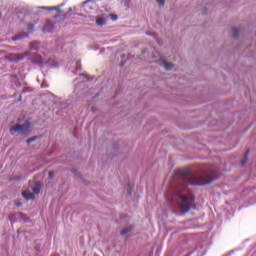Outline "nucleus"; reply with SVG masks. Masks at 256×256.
I'll return each instance as SVG.
<instances>
[{"mask_svg": "<svg viewBox=\"0 0 256 256\" xmlns=\"http://www.w3.org/2000/svg\"><path fill=\"white\" fill-rule=\"evenodd\" d=\"M172 201H175L178 205V209L181 213H187L193 207V201L195 196L187 189V187L178 188L172 197Z\"/></svg>", "mask_w": 256, "mask_h": 256, "instance_id": "1", "label": "nucleus"}, {"mask_svg": "<svg viewBox=\"0 0 256 256\" xmlns=\"http://www.w3.org/2000/svg\"><path fill=\"white\" fill-rule=\"evenodd\" d=\"M181 176L187 185H209V183L215 181V178H209L207 173L193 174L189 170H183Z\"/></svg>", "mask_w": 256, "mask_h": 256, "instance_id": "2", "label": "nucleus"}, {"mask_svg": "<svg viewBox=\"0 0 256 256\" xmlns=\"http://www.w3.org/2000/svg\"><path fill=\"white\" fill-rule=\"evenodd\" d=\"M41 191V184L39 183H30L27 190L22 192V197L26 199V201H31V199H35V195Z\"/></svg>", "mask_w": 256, "mask_h": 256, "instance_id": "3", "label": "nucleus"}, {"mask_svg": "<svg viewBox=\"0 0 256 256\" xmlns=\"http://www.w3.org/2000/svg\"><path fill=\"white\" fill-rule=\"evenodd\" d=\"M29 127H31L30 122H25L23 125L16 124L10 127V133L13 135L14 133H20L21 135H27L29 133Z\"/></svg>", "mask_w": 256, "mask_h": 256, "instance_id": "4", "label": "nucleus"}, {"mask_svg": "<svg viewBox=\"0 0 256 256\" xmlns=\"http://www.w3.org/2000/svg\"><path fill=\"white\" fill-rule=\"evenodd\" d=\"M25 57H28V59H33L34 63H43L44 61V57L41 55H35L34 57L31 56V54L29 52H25L24 54H20L18 55V61H23V59H25Z\"/></svg>", "mask_w": 256, "mask_h": 256, "instance_id": "5", "label": "nucleus"}, {"mask_svg": "<svg viewBox=\"0 0 256 256\" xmlns=\"http://www.w3.org/2000/svg\"><path fill=\"white\" fill-rule=\"evenodd\" d=\"M160 65L166 69V71H171L173 69V63L167 62L165 60L160 61Z\"/></svg>", "mask_w": 256, "mask_h": 256, "instance_id": "6", "label": "nucleus"}, {"mask_svg": "<svg viewBox=\"0 0 256 256\" xmlns=\"http://www.w3.org/2000/svg\"><path fill=\"white\" fill-rule=\"evenodd\" d=\"M43 31L45 33H51L53 31V22H50V21L46 22Z\"/></svg>", "mask_w": 256, "mask_h": 256, "instance_id": "7", "label": "nucleus"}, {"mask_svg": "<svg viewBox=\"0 0 256 256\" xmlns=\"http://www.w3.org/2000/svg\"><path fill=\"white\" fill-rule=\"evenodd\" d=\"M107 23V19L103 18V17H98L96 19V24L99 26V27H103L104 25H106Z\"/></svg>", "mask_w": 256, "mask_h": 256, "instance_id": "8", "label": "nucleus"}, {"mask_svg": "<svg viewBox=\"0 0 256 256\" xmlns=\"http://www.w3.org/2000/svg\"><path fill=\"white\" fill-rule=\"evenodd\" d=\"M28 36H29V34H27V33L18 34L12 38V41H19L21 39H25V37H28Z\"/></svg>", "mask_w": 256, "mask_h": 256, "instance_id": "9", "label": "nucleus"}, {"mask_svg": "<svg viewBox=\"0 0 256 256\" xmlns=\"http://www.w3.org/2000/svg\"><path fill=\"white\" fill-rule=\"evenodd\" d=\"M40 9H44L46 11H59L61 9V6H52V7H41Z\"/></svg>", "mask_w": 256, "mask_h": 256, "instance_id": "10", "label": "nucleus"}, {"mask_svg": "<svg viewBox=\"0 0 256 256\" xmlns=\"http://www.w3.org/2000/svg\"><path fill=\"white\" fill-rule=\"evenodd\" d=\"M133 231V226H129L128 228H125L121 231V235H127V233H131Z\"/></svg>", "mask_w": 256, "mask_h": 256, "instance_id": "11", "label": "nucleus"}, {"mask_svg": "<svg viewBox=\"0 0 256 256\" xmlns=\"http://www.w3.org/2000/svg\"><path fill=\"white\" fill-rule=\"evenodd\" d=\"M30 49H31L32 51H36V49H39V42H32V43L30 44Z\"/></svg>", "mask_w": 256, "mask_h": 256, "instance_id": "12", "label": "nucleus"}, {"mask_svg": "<svg viewBox=\"0 0 256 256\" xmlns=\"http://www.w3.org/2000/svg\"><path fill=\"white\" fill-rule=\"evenodd\" d=\"M29 33H33V29H35V25L33 23L28 24L27 27Z\"/></svg>", "mask_w": 256, "mask_h": 256, "instance_id": "13", "label": "nucleus"}, {"mask_svg": "<svg viewBox=\"0 0 256 256\" xmlns=\"http://www.w3.org/2000/svg\"><path fill=\"white\" fill-rule=\"evenodd\" d=\"M85 79H86L87 81H89V78L87 77V75H85V74H80L79 80H80V81H85Z\"/></svg>", "mask_w": 256, "mask_h": 256, "instance_id": "14", "label": "nucleus"}, {"mask_svg": "<svg viewBox=\"0 0 256 256\" xmlns=\"http://www.w3.org/2000/svg\"><path fill=\"white\" fill-rule=\"evenodd\" d=\"M232 34L234 35V37H237V35H239V29L233 28L232 29Z\"/></svg>", "mask_w": 256, "mask_h": 256, "instance_id": "15", "label": "nucleus"}, {"mask_svg": "<svg viewBox=\"0 0 256 256\" xmlns=\"http://www.w3.org/2000/svg\"><path fill=\"white\" fill-rule=\"evenodd\" d=\"M48 64H49L51 67H59V64H57V62H55V61H52V63H51V61H49Z\"/></svg>", "mask_w": 256, "mask_h": 256, "instance_id": "16", "label": "nucleus"}, {"mask_svg": "<svg viewBox=\"0 0 256 256\" xmlns=\"http://www.w3.org/2000/svg\"><path fill=\"white\" fill-rule=\"evenodd\" d=\"M38 137L37 136H34L30 139L27 140V143H33L34 141H37Z\"/></svg>", "mask_w": 256, "mask_h": 256, "instance_id": "17", "label": "nucleus"}, {"mask_svg": "<svg viewBox=\"0 0 256 256\" xmlns=\"http://www.w3.org/2000/svg\"><path fill=\"white\" fill-rule=\"evenodd\" d=\"M156 1L161 6L165 5V0H156Z\"/></svg>", "mask_w": 256, "mask_h": 256, "instance_id": "18", "label": "nucleus"}, {"mask_svg": "<svg viewBox=\"0 0 256 256\" xmlns=\"http://www.w3.org/2000/svg\"><path fill=\"white\" fill-rule=\"evenodd\" d=\"M48 177H49V179H53V177H55V173L49 172Z\"/></svg>", "mask_w": 256, "mask_h": 256, "instance_id": "19", "label": "nucleus"}, {"mask_svg": "<svg viewBox=\"0 0 256 256\" xmlns=\"http://www.w3.org/2000/svg\"><path fill=\"white\" fill-rule=\"evenodd\" d=\"M76 69L77 71H81V64L79 62L76 63Z\"/></svg>", "mask_w": 256, "mask_h": 256, "instance_id": "20", "label": "nucleus"}, {"mask_svg": "<svg viewBox=\"0 0 256 256\" xmlns=\"http://www.w3.org/2000/svg\"><path fill=\"white\" fill-rule=\"evenodd\" d=\"M112 20L117 21V15H112Z\"/></svg>", "mask_w": 256, "mask_h": 256, "instance_id": "21", "label": "nucleus"}, {"mask_svg": "<svg viewBox=\"0 0 256 256\" xmlns=\"http://www.w3.org/2000/svg\"><path fill=\"white\" fill-rule=\"evenodd\" d=\"M125 6H126V7H129V0H126V1H125Z\"/></svg>", "mask_w": 256, "mask_h": 256, "instance_id": "22", "label": "nucleus"}, {"mask_svg": "<svg viewBox=\"0 0 256 256\" xmlns=\"http://www.w3.org/2000/svg\"><path fill=\"white\" fill-rule=\"evenodd\" d=\"M245 161H247V155L245 156Z\"/></svg>", "mask_w": 256, "mask_h": 256, "instance_id": "23", "label": "nucleus"}, {"mask_svg": "<svg viewBox=\"0 0 256 256\" xmlns=\"http://www.w3.org/2000/svg\"><path fill=\"white\" fill-rule=\"evenodd\" d=\"M75 91H77V86L75 87Z\"/></svg>", "mask_w": 256, "mask_h": 256, "instance_id": "24", "label": "nucleus"}]
</instances>
